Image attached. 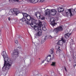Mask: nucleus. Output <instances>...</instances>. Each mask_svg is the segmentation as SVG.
<instances>
[{
    "label": "nucleus",
    "mask_w": 76,
    "mask_h": 76,
    "mask_svg": "<svg viewBox=\"0 0 76 76\" xmlns=\"http://www.w3.org/2000/svg\"><path fill=\"white\" fill-rule=\"evenodd\" d=\"M3 58L4 61V66H5V64L7 63H10V64H12V63L13 62V61L11 60V58L7 57V56L4 57Z\"/></svg>",
    "instance_id": "f257e3e1"
},
{
    "label": "nucleus",
    "mask_w": 76,
    "mask_h": 76,
    "mask_svg": "<svg viewBox=\"0 0 76 76\" xmlns=\"http://www.w3.org/2000/svg\"><path fill=\"white\" fill-rule=\"evenodd\" d=\"M12 64H10V63H7L5 64L4 66V64L2 68V70L3 71H5V70H8L10 68V67L12 66Z\"/></svg>",
    "instance_id": "f03ea898"
},
{
    "label": "nucleus",
    "mask_w": 76,
    "mask_h": 76,
    "mask_svg": "<svg viewBox=\"0 0 76 76\" xmlns=\"http://www.w3.org/2000/svg\"><path fill=\"white\" fill-rule=\"evenodd\" d=\"M63 30V26H59L58 27L56 28H54L53 31L54 32H56V34H57L59 31H61Z\"/></svg>",
    "instance_id": "7ed1b4c3"
},
{
    "label": "nucleus",
    "mask_w": 76,
    "mask_h": 76,
    "mask_svg": "<svg viewBox=\"0 0 76 76\" xmlns=\"http://www.w3.org/2000/svg\"><path fill=\"white\" fill-rule=\"evenodd\" d=\"M73 10H72L71 9H68V12H66V15L68 16V15H70L71 16H73V15H75V12H74V11H73Z\"/></svg>",
    "instance_id": "20e7f679"
},
{
    "label": "nucleus",
    "mask_w": 76,
    "mask_h": 76,
    "mask_svg": "<svg viewBox=\"0 0 76 76\" xmlns=\"http://www.w3.org/2000/svg\"><path fill=\"white\" fill-rule=\"evenodd\" d=\"M35 15L37 19H40L41 20H44L45 19L43 15H40V13H39L38 14V12H36L35 14Z\"/></svg>",
    "instance_id": "39448f33"
},
{
    "label": "nucleus",
    "mask_w": 76,
    "mask_h": 76,
    "mask_svg": "<svg viewBox=\"0 0 76 76\" xmlns=\"http://www.w3.org/2000/svg\"><path fill=\"white\" fill-rule=\"evenodd\" d=\"M42 35V29H40L38 32L35 35L34 37L35 38H38L39 37H41Z\"/></svg>",
    "instance_id": "423d86ee"
},
{
    "label": "nucleus",
    "mask_w": 76,
    "mask_h": 76,
    "mask_svg": "<svg viewBox=\"0 0 76 76\" xmlns=\"http://www.w3.org/2000/svg\"><path fill=\"white\" fill-rule=\"evenodd\" d=\"M19 54V51L17 50H14V52L11 55L12 57H16V55H18Z\"/></svg>",
    "instance_id": "0eeeda50"
},
{
    "label": "nucleus",
    "mask_w": 76,
    "mask_h": 76,
    "mask_svg": "<svg viewBox=\"0 0 76 76\" xmlns=\"http://www.w3.org/2000/svg\"><path fill=\"white\" fill-rule=\"evenodd\" d=\"M55 20L54 19V18H51L50 20V25L53 27L55 25H57V23H55Z\"/></svg>",
    "instance_id": "6e6552de"
},
{
    "label": "nucleus",
    "mask_w": 76,
    "mask_h": 76,
    "mask_svg": "<svg viewBox=\"0 0 76 76\" xmlns=\"http://www.w3.org/2000/svg\"><path fill=\"white\" fill-rule=\"evenodd\" d=\"M37 20H35L34 18H32L31 19V23L30 24V25L31 26H32V25H33L34 24L35 25H37Z\"/></svg>",
    "instance_id": "1a4fd4ad"
},
{
    "label": "nucleus",
    "mask_w": 76,
    "mask_h": 76,
    "mask_svg": "<svg viewBox=\"0 0 76 76\" xmlns=\"http://www.w3.org/2000/svg\"><path fill=\"white\" fill-rule=\"evenodd\" d=\"M41 27H42V26H41V25H40L39 26H36L34 27V29L36 32H38V31H39L40 29H42L41 28Z\"/></svg>",
    "instance_id": "9d476101"
},
{
    "label": "nucleus",
    "mask_w": 76,
    "mask_h": 76,
    "mask_svg": "<svg viewBox=\"0 0 76 76\" xmlns=\"http://www.w3.org/2000/svg\"><path fill=\"white\" fill-rule=\"evenodd\" d=\"M50 13L52 15H53V16H55V15H56L57 11L55 10H50Z\"/></svg>",
    "instance_id": "9b49d317"
},
{
    "label": "nucleus",
    "mask_w": 76,
    "mask_h": 76,
    "mask_svg": "<svg viewBox=\"0 0 76 76\" xmlns=\"http://www.w3.org/2000/svg\"><path fill=\"white\" fill-rule=\"evenodd\" d=\"M12 13H14V14H16V15H17L19 13V11H16L15 9L13 10L11 12Z\"/></svg>",
    "instance_id": "f8f14e48"
},
{
    "label": "nucleus",
    "mask_w": 76,
    "mask_h": 76,
    "mask_svg": "<svg viewBox=\"0 0 76 76\" xmlns=\"http://www.w3.org/2000/svg\"><path fill=\"white\" fill-rule=\"evenodd\" d=\"M45 15L46 16V15H50V12H51V10L48 9H47V10L45 11Z\"/></svg>",
    "instance_id": "ddd939ff"
},
{
    "label": "nucleus",
    "mask_w": 76,
    "mask_h": 76,
    "mask_svg": "<svg viewBox=\"0 0 76 76\" xmlns=\"http://www.w3.org/2000/svg\"><path fill=\"white\" fill-rule=\"evenodd\" d=\"M72 33H70V34L69 33H66L64 34L65 38L66 39H68V38H69V36H70V35Z\"/></svg>",
    "instance_id": "4468645a"
},
{
    "label": "nucleus",
    "mask_w": 76,
    "mask_h": 76,
    "mask_svg": "<svg viewBox=\"0 0 76 76\" xmlns=\"http://www.w3.org/2000/svg\"><path fill=\"white\" fill-rule=\"evenodd\" d=\"M47 36H45L44 37V36L42 37L41 42L42 44H43V43L45 42L46 38H47Z\"/></svg>",
    "instance_id": "2eb2a0df"
},
{
    "label": "nucleus",
    "mask_w": 76,
    "mask_h": 76,
    "mask_svg": "<svg viewBox=\"0 0 76 76\" xmlns=\"http://www.w3.org/2000/svg\"><path fill=\"white\" fill-rule=\"evenodd\" d=\"M28 15L27 17H26L27 20H28V21H30L32 19V17H31L29 15Z\"/></svg>",
    "instance_id": "dca6fc26"
},
{
    "label": "nucleus",
    "mask_w": 76,
    "mask_h": 76,
    "mask_svg": "<svg viewBox=\"0 0 76 76\" xmlns=\"http://www.w3.org/2000/svg\"><path fill=\"white\" fill-rule=\"evenodd\" d=\"M20 20L22 21V22H25L26 21V22L28 24V21H26V18H25V17H23L22 19H20Z\"/></svg>",
    "instance_id": "f3484780"
},
{
    "label": "nucleus",
    "mask_w": 76,
    "mask_h": 76,
    "mask_svg": "<svg viewBox=\"0 0 76 76\" xmlns=\"http://www.w3.org/2000/svg\"><path fill=\"white\" fill-rule=\"evenodd\" d=\"M1 55L3 56V57L7 56V55L6 54V52L5 51H3V52L1 53Z\"/></svg>",
    "instance_id": "a211bd4d"
},
{
    "label": "nucleus",
    "mask_w": 76,
    "mask_h": 76,
    "mask_svg": "<svg viewBox=\"0 0 76 76\" xmlns=\"http://www.w3.org/2000/svg\"><path fill=\"white\" fill-rule=\"evenodd\" d=\"M30 1H31L32 3L35 4L37 3L38 1V0H30Z\"/></svg>",
    "instance_id": "6ab92c4d"
},
{
    "label": "nucleus",
    "mask_w": 76,
    "mask_h": 76,
    "mask_svg": "<svg viewBox=\"0 0 76 76\" xmlns=\"http://www.w3.org/2000/svg\"><path fill=\"white\" fill-rule=\"evenodd\" d=\"M61 41H62L63 42L62 44V45H63V44L64 43H66V39H64L63 38H62L61 39Z\"/></svg>",
    "instance_id": "aec40b11"
},
{
    "label": "nucleus",
    "mask_w": 76,
    "mask_h": 76,
    "mask_svg": "<svg viewBox=\"0 0 76 76\" xmlns=\"http://www.w3.org/2000/svg\"><path fill=\"white\" fill-rule=\"evenodd\" d=\"M33 72L34 75H38V72L37 70L34 71Z\"/></svg>",
    "instance_id": "412c9836"
},
{
    "label": "nucleus",
    "mask_w": 76,
    "mask_h": 76,
    "mask_svg": "<svg viewBox=\"0 0 76 76\" xmlns=\"http://www.w3.org/2000/svg\"><path fill=\"white\" fill-rule=\"evenodd\" d=\"M23 15L24 18H26V17H28V14L25 13H23Z\"/></svg>",
    "instance_id": "4be33fe9"
},
{
    "label": "nucleus",
    "mask_w": 76,
    "mask_h": 76,
    "mask_svg": "<svg viewBox=\"0 0 76 76\" xmlns=\"http://www.w3.org/2000/svg\"><path fill=\"white\" fill-rule=\"evenodd\" d=\"M51 65L52 66H56V62H52Z\"/></svg>",
    "instance_id": "5701e85b"
},
{
    "label": "nucleus",
    "mask_w": 76,
    "mask_h": 76,
    "mask_svg": "<svg viewBox=\"0 0 76 76\" xmlns=\"http://www.w3.org/2000/svg\"><path fill=\"white\" fill-rule=\"evenodd\" d=\"M60 9L61 10V12H63L64 11V9H63V8L60 7Z\"/></svg>",
    "instance_id": "b1692460"
},
{
    "label": "nucleus",
    "mask_w": 76,
    "mask_h": 76,
    "mask_svg": "<svg viewBox=\"0 0 76 76\" xmlns=\"http://www.w3.org/2000/svg\"><path fill=\"white\" fill-rule=\"evenodd\" d=\"M18 36V38H19L20 39H22V36H20V35H19Z\"/></svg>",
    "instance_id": "393cba45"
},
{
    "label": "nucleus",
    "mask_w": 76,
    "mask_h": 76,
    "mask_svg": "<svg viewBox=\"0 0 76 76\" xmlns=\"http://www.w3.org/2000/svg\"><path fill=\"white\" fill-rule=\"evenodd\" d=\"M60 48V47H59V48H58V51H59V53H61V49H59V48Z\"/></svg>",
    "instance_id": "a878e982"
},
{
    "label": "nucleus",
    "mask_w": 76,
    "mask_h": 76,
    "mask_svg": "<svg viewBox=\"0 0 76 76\" xmlns=\"http://www.w3.org/2000/svg\"><path fill=\"white\" fill-rule=\"evenodd\" d=\"M58 12H61V10H60V9L58 8Z\"/></svg>",
    "instance_id": "bb28decb"
},
{
    "label": "nucleus",
    "mask_w": 76,
    "mask_h": 76,
    "mask_svg": "<svg viewBox=\"0 0 76 76\" xmlns=\"http://www.w3.org/2000/svg\"><path fill=\"white\" fill-rule=\"evenodd\" d=\"M18 40H15V44H18Z\"/></svg>",
    "instance_id": "cd10ccee"
},
{
    "label": "nucleus",
    "mask_w": 76,
    "mask_h": 76,
    "mask_svg": "<svg viewBox=\"0 0 76 76\" xmlns=\"http://www.w3.org/2000/svg\"><path fill=\"white\" fill-rule=\"evenodd\" d=\"M60 41H58L57 43L58 45H60Z\"/></svg>",
    "instance_id": "c85d7f7f"
},
{
    "label": "nucleus",
    "mask_w": 76,
    "mask_h": 76,
    "mask_svg": "<svg viewBox=\"0 0 76 76\" xmlns=\"http://www.w3.org/2000/svg\"><path fill=\"white\" fill-rule=\"evenodd\" d=\"M20 63H22V58H20Z\"/></svg>",
    "instance_id": "c756f323"
},
{
    "label": "nucleus",
    "mask_w": 76,
    "mask_h": 76,
    "mask_svg": "<svg viewBox=\"0 0 76 76\" xmlns=\"http://www.w3.org/2000/svg\"><path fill=\"white\" fill-rule=\"evenodd\" d=\"M50 51H51L52 54L53 53H54L53 50H50Z\"/></svg>",
    "instance_id": "7c9ffc66"
},
{
    "label": "nucleus",
    "mask_w": 76,
    "mask_h": 76,
    "mask_svg": "<svg viewBox=\"0 0 76 76\" xmlns=\"http://www.w3.org/2000/svg\"><path fill=\"white\" fill-rule=\"evenodd\" d=\"M64 69L66 71H67V69H66V67H65V66H64Z\"/></svg>",
    "instance_id": "2f4dec72"
},
{
    "label": "nucleus",
    "mask_w": 76,
    "mask_h": 76,
    "mask_svg": "<svg viewBox=\"0 0 76 76\" xmlns=\"http://www.w3.org/2000/svg\"><path fill=\"white\" fill-rule=\"evenodd\" d=\"M49 37L50 39H51V38H53V37L50 35L49 36Z\"/></svg>",
    "instance_id": "473e14b6"
},
{
    "label": "nucleus",
    "mask_w": 76,
    "mask_h": 76,
    "mask_svg": "<svg viewBox=\"0 0 76 76\" xmlns=\"http://www.w3.org/2000/svg\"><path fill=\"white\" fill-rule=\"evenodd\" d=\"M8 20L9 21L10 20V19H11L9 17L8 18Z\"/></svg>",
    "instance_id": "72a5a7b5"
},
{
    "label": "nucleus",
    "mask_w": 76,
    "mask_h": 76,
    "mask_svg": "<svg viewBox=\"0 0 76 76\" xmlns=\"http://www.w3.org/2000/svg\"><path fill=\"white\" fill-rule=\"evenodd\" d=\"M40 2H41V3H42V2H43V0H40Z\"/></svg>",
    "instance_id": "f704fd0d"
},
{
    "label": "nucleus",
    "mask_w": 76,
    "mask_h": 76,
    "mask_svg": "<svg viewBox=\"0 0 76 76\" xmlns=\"http://www.w3.org/2000/svg\"><path fill=\"white\" fill-rule=\"evenodd\" d=\"M53 57L52 58V59H53V58H54V55H53Z\"/></svg>",
    "instance_id": "c9c22d12"
},
{
    "label": "nucleus",
    "mask_w": 76,
    "mask_h": 76,
    "mask_svg": "<svg viewBox=\"0 0 76 76\" xmlns=\"http://www.w3.org/2000/svg\"><path fill=\"white\" fill-rule=\"evenodd\" d=\"M46 61H48V62L50 61V59H49V60H47Z\"/></svg>",
    "instance_id": "e433bc0d"
},
{
    "label": "nucleus",
    "mask_w": 76,
    "mask_h": 76,
    "mask_svg": "<svg viewBox=\"0 0 76 76\" xmlns=\"http://www.w3.org/2000/svg\"><path fill=\"white\" fill-rule=\"evenodd\" d=\"M44 61L43 60V61L42 62V63H44Z\"/></svg>",
    "instance_id": "4c0bfd02"
},
{
    "label": "nucleus",
    "mask_w": 76,
    "mask_h": 76,
    "mask_svg": "<svg viewBox=\"0 0 76 76\" xmlns=\"http://www.w3.org/2000/svg\"><path fill=\"white\" fill-rule=\"evenodd\" d=\"M76 66V64H74V65H73L74 67H75V66Z\"/></svg>",
    "instance_id": "58836bf2"
},
{
    "label": "nucleus",
    "mask_w": 76,
    "mask_h": 76,
    "mask_svg": "<svg viewBox=\"0 0 76 76\" xmlns=\"http://www.w3.org/2000/svg\"><path fill=\"white\" fill-rule=\"evenodd\" d=\"M71 42H72V43H73V40H72Z\"/></svg>",
    "instance_id": "ea45409f"
},
{
    "label": "nucleus",
    "mask_w": 76,
    "mask_h": 76,
    "mask_svg": "<svg viewBox=\"0 0 76 76\" xmlns=\"http://www.w3.org/2000/svg\"><path fill=\"white\" fill-rule=\"evenodd\" d=\"M37 45H39V43H37Z\"/></svg>",
    "instance_id": "a19ab883"
},
{
    "label": "nucleus",
    "mask_w": 76,
    "mask_h": 76,
    "mask_svg": "<svg viewBox=\"0 0 76 76\" xmlns=\"http://www.w3.org/2000/svg\"><path fill=\"white\" fill-rule=\"evenodd\" d=\"M49 56H50V57H51V55H49Z\"/></svg>",
    "instance_id": "79ce46f5"
},
{
    "label": "nucleus",
    "mask_w": 76,
    "mask_h": 76,
    "mask_svg": "<svg viewBox=\"0 0 76 76\" xmlns=\"http://www.w3.org/2000/svg\"><path fill=\"white\" fill-rule=\"evenodd\" d=\"M75 44V43H72V45H73V44Z\"/></svg>",
    "instance_id": "37998d69"
},
{
    "label": "nucleus",
    "mask_w": 76,
    "mask_h": 76,
    "mask_svg": "<svg viewBox=\"0 0 76 76\" xmlns=\"http://www.w3.org/2000/svg\"><path fill=\"white\" fill-rule=\"evenodd\" d=\"M1 30H0V32L1 31Z\"/></svg>",
    "instance_id": "c03bdc74"
},
{
    "label": "nucleus",
    "mask_w": 76,
    "mask_h": 76,
    "mask_svg": "<svg viewBox=\"0 0 76 76\" xmlns=\"http://www.w3.org/2000/svg\"><path fill=\"white\" fill-rule=\"evenodd\" d=\"M47 60H48V58H47Z\"/></svg>",
    "instance_id": "a18cd8bd"
},
{
    "label": "nucleus",
    "mask_w": 76,
    "mask_h": 76,
    "mask_svg": "<svg viewBox=\"0 0 76 76\" xmlns=\"http://www.w3.org/2000/svg\"><path fill=\"white\" fill-rule=\"evenodd\" d=\"M31 27H32V28H33V27H34L33 26H31Z\"/></svg>",
    "instance_id": "49530a36"
},
{
    "label": "nucleus",
    "mask_w": 76,
    "mask_h": 76,
    "mask_svg": "<svg viewBox=\"0 0 76 76\" xmlns=\"http://www.w3.org/2000/svg\"><path fill=\"white\" fill-rule=\"evenodd\" d=\"M58 51V50H57V51H56V52H57Z\"/></svg>",
    "instance_id": "de8ad7c7"
},
{
    "label": "nucleus",
    "mask_w": 76,
    "mask_h": 76,
    "mask_svg": "<svg viewBox=\"0 0 76 76\" xmlns=\"http://www.w3.org/2000/svg\"><path fill=\"white\" fill-rule=\"evenodd\" d=\"M73 31H75V29L73 30Z\"/></svg>",
    "instance_id": "09e8293b"
},
{
    "label": "nucleus",
    "mask_w": 76,
    "mask_h": 76,
    "mask_svg": "<svg viewBox=\"0 0 76 76\" xmlns=\"http://www.w3.org/2000/svg\"><path fill=\"white\" fill-rule=\"evenodd\" d=\"M70 60V61H70V60Z\"/></svg>",
    "instance_id": "8fccbe9b"
},
{
    "label": "nucleus",
    "mask_w": 76,
    "mask_h": 76,
    "mask_svg": "<svg viewBox=\"0 0 76 76\" xmlns=\"http://www.w3.org/2000/svg\"><path fill=\"white\" fill-rule=\"evenodd\" d=\"M65 46H66V45H65Z\"/></svg>",
    "instance_id": "3c124183"
},
{
    "label": "nucleus",
    "mask_w": 76,
    "mask_h": 76,
    "mask_svg": "<svg viewBox=\"0 0 76 76\" xmlns=\"http://www.w3.org/2000/svg\"><path fill=\"white\" fill-rule=\"evenodd\" d=\"M70 45H71V43L70 44Z\"/></svg>",
    "instance_id": "603ef678"
},
{
    "label": "nucleus",
    "mask_w": 76,
    "mask_h": 76,
    "mask_svg": "<svg viewBox=\"0 0 76 76\" xmlns=\"http://www.w3.org/2000/svg\"><path fill=\"white\" fill-rule=\"evenodd\" d=\"M39 59H40V58H39Z\"/></svg>",
    "instance_id": "864d4df0"
},
{
    "label": "nucleus",
    "mask_w": 76,
    "mask_h": 76,
    "mask_svg": "<svg viewBox=\"0 0 76 76\" xmlns=\"http://www.w3.org/2000/svg\"><path fill=\"white\" fill-rule=\"evenodd\" d=\"M50 58H51L50 57Z\"/></svg>",
    "instance_id": "5fc2aeb1"
},
{
    "label": "nucleus",
    "mask_w": 76,
    "mask_h": 76,
    "mask_svg": "<svg viewBox=\"0 0 76 76\" xmlns=\"http://www.w3.org/2000/svg\"><path fill=\"white\" fill-rule=\"evenodd\" d=\"M9 0V1H10V0Z\"/></svg>",
    "instance_id": "6e6d98bb"
},
{
    "label": "nucleus",
    "mask_w": 76,
    "mask_h": 76,
    "mask_svg": "<svg viewBox=\"0 0 76 76\" xmlns=\"http://www.w3.org/2000/svg\"><path fill=\"white\" fill-rule=\"evenodd\" d=\"M22 40H23V39H22Z\"/></svg>",
    "instance_id": "4d7b16f0"
}]
</instances>
